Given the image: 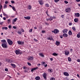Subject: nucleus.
<instances>
[{
  "instance_id": "nucleus-1",
  "label": "nucleus",
  "mask_w": 80,
  "mask_h": 80,
  "mask_svg": "<svg viewBox=\"0 0 80 80\" xmlns=\"http://www.w3.org/2000/svg\"><path fill=\"white\" fill-rule=\"evenodd\" d=\"M2 46L4 48H7L8 47L7 46V42L5 43H2Z\"/></svg>"
},
{
  "instance_id": "nucleus-2",
  "label": "nucleus",
  "mask_w": 80,
  "mask_h": 80,
  "mask_svg": "<svg viewBox=\"0 0 80 80\" xmlns=\"http://www.w3.org/2000/svg\"><path fill=\"white\" fill-rule=\"evenodd\" d=\"M15 52L16 55H18V54H22V52L20 50H16Z\"/></svg>"
},
{
  "instance_id": "nucleus-3",
  "label": "nucleus",
  "mask_w": 80,
  "mask_h": 80,
  "mask_svg": "<svg viewBox=\"0 0 80 80\" xmlns=\"http://www.w3.org/2000/svg\"><path fill=\"white\" fill-rule=\"evenodd\" d=\"M7 41L8 42V44H9L10 45H12L13 44V42L12 41H11L10 39H7Z\"/></svg>"
},
{
  "instance_id": "nucleus-4",
  "label": "nucleus",
  "mask_w": 80,
  "mask_h": 80,
  "mask_svg": "<svg viewBox=\"0 0 80 80\" xmlns=\"http://www.w3.org/2000/svg\"><path fill=\"white\" fill-rule=\"evenodd\" d=\"M65 11L67 13H69L71 11V8H68L66 9Z\"/></svg>"
},
{
  "instance_id": "nucleus-5",
  "label": "nucleus",
  "mask_w": 80,
  "mask_h": 80,
  "mask_svg": "<svg viewBox=\"0 0 80 80\" xmlns=\"http://www.w3.org/2000/svg\"><path fill=\"white\" fill-rule=\"evenodd\" d=\"M47 40H52V41H54V39H53L52 38V36H49V37L47 38Z\"/></svg>"
},
{
  "instance_id": "nucleus-6",
  "label": "nucleus",
  "mask_w": 80,
  "mask_h": 80,
  "mask_svg": "<svg viewBox=\"0 0 80 80\" xmlns=\"http://www.w3.org/2000/svg\"><path fill=\"white\" fill-rule=\"evenodd\" d=\"M33 58L31 56H29L27 58V59L28 60H33Z\"/></svg>"
},
{
  "instance_id": "nucleus-7",
  "label": "nucleus",
  "mask_w": 80,
  "mask_h": 80,
  "mask_svg": "<svg viewBox=\"0 0 80 80\" xmlns=\"http://www.w3.org/2000/svg\"><path fill=\"white\" fill-rule=\"evenodd\" d=\"M52 32H54V33H58L59 31L57 29H55L54 31H52Z\"/></svg>"
},
{
  "instance_id": "nucleus-8",
  "label": "nucleus",
  "mask_w": 80,
  "mask_h": 80,
  "mask_svg": "<svg viewBox=\"0 0 80 80\" xmlns=\"http://www.w3.org/2000/svg\"><path fill=\"white\" fill-rule=\"evenodd\" d=\"M42 76L44 79H46V78H47V74L46 73H44L42 75Z\"/></svg>"
},
{
  "instance_id": "nucleus-9",
  "label": "nucleus",
  "mask_w": 80,
  "mask_h": 80,
  "mask_svg": "<svg viewBox=\"0 0 80 80\" xmlns=\"http://www.w3.org/2000/svg\"><path fill=\"white\" fill-rule=\"evenodd\" d=\"M74 16L75 17H80V13H75L74 14Z\"/></svg>"
},
{
  "instance_id": "nucleus-10",
  "label": "nucleus",
  "mask_w": 80,
  "mask_h": 80,
  "mask_svg": "<svg viewBox=\"0 0 80 80\" xmlns=\"http://www.w3.org/2000/svg\"><path fill=\"white\" fill-rule=\"evenodd\" d=\"M68 31V29H63L62 32H63V33H67V31Z\"/></svg>"
},
{
  "instance_id": "nucleus-11",
  "label": "nucleus",
  "mask_w": 80,
  "mask_h": 80,
  "mask_svg": "<svg viewBox=\"0 0 80 80\" xmlns=\"http://www.w3.org/2000/svg\"><path fill=\"white\" fill-rule=\"evenodd\" d=\"M18 43L19 45H22L24 42L22 41H18Z\"/></svg>"
},
{
  "instance_id": "nucleus-12",
  "label": "nucleus",
  "mask_w": 80,
  "mask_h": 80,
  "mask_svg": "<svg viewBox=\"0 0 80 80\" xmlns=\"http://www.w3.org/2000/svg\"><path fill=\"white\" fill-rule=\"evenodd\" d=\"M62 36L64 37H65V38L67 37H68V34H67L66 33H64V34H63Z\"/></svg>"
},
{
  "instance_id": "nucleus-13",
  "label": "nucleus",
  "mask_w": 80,
  "mask_h": 80,
  "mask_svg": "<svg viewBox=\"0 0 80 80\" xmlns=\"http://www.w3.org/2000/svg\"><path fill=\"white\" fill-rule=\"evenodd\" d=\"M64 75L65 76H69V74L67 72H65L63 73Z\"/></svg>"
},
{
  "instance_id": "nucleus-14",
  "label": "nucleus",
  "mask_w": 80,
  "mask_h": 80,
  "mask_svg": "<svg viewBox=\"0 0 80 80\" xmlns=\"http://www.w3.org/2000/svg\"><path fill=\"white\" fill-rule=\"evenodd\" d=\"M1 42L2 43H7V41H6V40L5 39H3L1 40Z\"/></svg>"
},
{
  "instance_id": "nucleus-15",
  "label": "nucleus",
  "mask_w": 80,
  "mask_h": 80,
  "mask_svg": "<svg viewBox=\"0 0 80 80\" xmlns=\"http://www.w3.org/2000/svg\"><path fill=\"white\" fill-rule=\"evenodd\" d=\"M37 68H38V67L32 68L31 69V72H32V73H33V70H36V69H37Z\"/></svg>"
},
{
  "instance_id": "nucleus-16",
  "label": "nucleus",
  "mask_w": 80,
  "mask_h": 80,
  "mask_svg": "<svg viewBox=\"0 0 80 80\" xmlns=\"http://www.w3.org/2000/svg\"><path fill=\"white\" fill-rule=\"evenodd\" d=\"M11 65L12 67L13 68H15L16 67V65H15V64H14L11 63Z\"/></svg>"
},
{
  "instance_id": "nucleus-17",
  "label": "nucleus",
  "mask_w": 80,
  "mask_h": 80,
  "mask_svg": "<svg viewBox=\"0 0 80 80\" xmlns=\"http://www.w3.org/2000/svg\"><path fill=\"white\" fill-rule=\"evenodd\" d=\"M38 2L40 5H43V2L42 1H39Z\"/></svg>"
},
{
  "instance_id": "nucleus-18",
  "label": "nucleus",
  "mask_w": 80,
  "mask_h": 80,
  "mask_svg": "<svg viewBox=\"0 0 80 80\" xmlns=\"http://www.w3.org/2000/svg\"><path fill=\"white\" fill-rule=\"evenodd\" d=\"M69 53H70L69 52L65 51V55H69Z\"/></svg>"
},
{
  "instance_id": "nucleus-19",
  "label": "nucleus",
  "mask_w": 80,
  "mask_h": 80,
  "mask_svg": "<svg viewBox=\"0 0 80 80\" xmlns=\"http://www.w3.org/2000/svg\"><path fill=\"white\" fill-rule=\"evenodd\" d=\"M24 18L25 19H26V20H29L30 19V17H24Z\"/></svg>"
},
{
  "instance_id": "nucleus-20",
  "label": "nucleus",
  "mask_w": 80,
  "mask_h": 80,
  "mask_svg": "<svg viewBox=\"0 0 80 80\" xmlns=\"http://www.w3.org/2000/svg\"><path fill=\"white\" fill-rule=\"evenodd\" d=\"M40 78L39 76H37L36 77L35 79L36 80H40Z\"/></svg>"
},
{
  "instance_id": "nucleus-21",
  "label": "nucleus",
  "mask_w": 80,
  "mask_h": 80,
  "mask_svg": "<svg viewBox=\"0 0 80 80\" xmlns=\"http://www.w3.org/2000/svg\"><path fill=\"white\" fill-rule=\"evenodd\" d=\"M68 33L69 35H72V31L71 30H69L68 32Z\"/></svg>"
},
{
  "instance_id": "nucleus-22",
  "label": "nucleus",
  "mask_w": 80,
  "mask_h": 80,
  "mask_svg": "<svg viewBox=\"0 0 80 80\" xmlns=\"http://www.w3.org/2000/svg\"><path fill=\"white\" fill-rule=\"evenodd\" d=\"M48 72L50 73H52L53 72V70L52 69H48Z\"/></svg>"
},
{
  "instance_id": "nucleus-23",
  "label": "nucleus",
  "mask_w": 80,
  "mask_h": 80,
  "mask_svg": "<svg viewBox=\"0 0 80 80\" xmlns=\"http://www.w3.org/2000/svg\"><path fill=\"white\" fill-rule=\"evenodd\" d=\"M53 19V17H51L49 18V20L50 21H52Z\"/></svg>"
},
{
  "instance_id": "nucleus-24",
  "label": "nucleus",
  "mask_w": 80,
  "mask_h": 80,
  "mask_svg": "<svg viewBox=\"0 0 80 80\" xmlns=\"http://www.w3.org/2000/svg\"><path fill=\"white\" fill-rule=\"evenodd\" d=\"M74 21L75 22H78V19L76 18L74 19Z\"/></svg>"
},
{
  "instance_id": "nucleus-25",
  "label": "nucleus",
  "mask_w": 80,
  "mask_h": 80,
  "mask_svg": "<svg viewBox=\"0 0 80 80\" xmlns=\"http://www.w3.org/2000/svg\"><path fill=\"white\" fill-rule=\"evenodd\" d=\"M56 44L57 45H60V42L56 41Z\"/></svg>"
},
{
  "instance_id": "nucleus-26",
  "label": "nucleus",
  "mask_w": 80,
  "mask_h": 80,
  "mask_svg": "<svg viewBox=\"0 0 80 80\" xmlns=\"http://www.w3.org/2000/svg\"><path fill=\"white\" fill-rule=\"evenodd\" d=\"M45 6L46 7H49V5L48 3H46L45 4Z\"/></svg>"
},
{
  "instance_id": "nucleus-27",
  "label": "nucleus",
  "mask_w": 80,
  "mask_h": 80,
  "mask_svg": "<svg viewBox=\"0 0 80 80\" xmlns=\"http://www.w3.org/2000/svg\"><path fill=\"white\" fill-rule=\"evenodd\" d=\"M39 55L42 57H44V55H43V54L42 53H39Z\"/></svg>"
},
{
  "instance_id": "nucleus-28",
  "label": "nucleus",
  "mask_w": 80,
  "mask_h": 80,
  "mask_svg": "<svg viewBox=\"0 0 80 80\" xmlns=\"http://www.w3.org/2000/svg\"><path fill=\"white\" fill-rule=\"evenodd\" d=\"M45 65V62H41V65Z\"/></svg>"
},
{
  "instance_id": "nucleus-29",
  "label": "nucleus",
  "mask_w": 80,
  "mask_h": 80,
  "mask_svg": "<svg viewBox=\"0 0 80 80\" xmlns=\"http://www.w3.org/2000/svg\"><path fill=\"white\" fill-rule=\"evenodd\" d=\"M2 28L3 29V30H4V29L5 30H7L8 29V28L7 27H2Z\"/></svg>"
},
{
  "instance_id": "nucleus-30",
  "label": "nucleus",
  "mask_w": 80,
  "mask_h": 80,
  "mask_svg": "<svg viewBox=\"0 0 80 80\" xmlns=\"http://www.w3.org/2000/svg\"><path fill=\"white\" fill-rule=\"evenodd\" d=\"M28 8L29 10H30V9H31V8H32V6H30V5H29L28 6Z\"/></svg>"
},
{
  "instance_id": "nucleus-31",
  "label": "nucleus",
  "mask_w": 80,
  "mask_h": 80,
  "mask_svg": "<svg viewBox=\"0 0 80 80\" xmlns=\"http://www.w3.org/2000/svg\"><path fill=\"white\" fill-rule=\"evenodd\" d=\"M52 55H53V56H57V54L56 53H55V52L52 53Z\"/></svg>"
},
{
  "instance_id": "nucleus-32",
  "label": "nucleus",
  "mask_w": 80,
  "mask_h": 80,
  "mask_svg": "<svg viewBox=\"0 0 80 80\" xmlns=\"http://www.w3.org/2000/svg\"><path fill=\"white\" fill-rule=\"evenodd\" d=\"M4 8H7V6L6 4H5L3 6Z\"/></svg>"
},
{
  "instance_id": "nucleus-33",
  "label": "nucleus",
  "mask_w": 80,
  "mask_h": 80,
  "mask_svg": "<svg viewBox=\"0 0 80 80\" xmlns=\"http://www.w3.org/2000/svg\"><path fill=\"white\" fill-rule=\"evenodd\" d=\"M68 61H69V62H71V61H72V59L70 58H68Z\"/></svg>"
},
{
  "instance_id": "nucleus-34",
  "label": "nucleus",
  "mask_w": 80,
  "mask_h": 80,
  "mask_svg": "<svg viewBox=\"0 0 80 80\" xmlns=\"http://www.w3.org/2000/svg\"><path fill=\"white\" fill-rule=\"evenodd\" d=\"M72 29L74 31H75L76 30V29L75 28V27H73L72 28Z\"/></svg>"
},
{
  "instance_id": "nucleus-35",
  "label": "nucleus",
  "mask_w": 80,
  "mask_h": 80,
  "mask_svg": "<svg viewBox=\"0 0 80 80\" xmlns=\"http://www.w3.org/2000/svg\"><path fill=\"white\" fill-rule=\"evenodd\" d=\"M12 8L14 11H16V9H15V8L14 7H12Z\"/></svg>"
},
{
  "instance_id": "nucleus-36",
  "label": "nucleus",
  "mask_w": 80,
  "mask_h": 80,
  "mask_svg": "<svg viewBox=\"0 0 80 80\" xmlns=\"http://www.w3.org/2000/svg\"><path fill=\"white\" fill-rule=\"evenodd\" d=\"M17 18H15L13 20L14 22H15L16 21H17Z\"/></svg>"
},
{
  "instance_id": "nucleus-37",
  "label": "nucleus",
  "mask_w": 80,
  "mask_h": 80,
  "mask_svg": "<svg viewBox=\"0 0 80 80\" xmlns=\"http://www.w3.org/2000/svg\"><path fill=\"white\" fill-rule=\"evenodd\" d=\"M18 33H19V34L20 35L22 34V32H21V31H18Z\"/></svg>"
},
{
  "instance_id": "nucleus-38",
  "label": "nucleus",
  "mask_w": 80,
  "mask_h": 80,
  "mask_svg": "<svg viewBox=\"0 0 80 80\" xmlns=\"http://www.w3.org/2000/svg\"><path fill=\"white\" fill-rule=\"evenodd\" d=\"M54 1L55 2H56V3H57V2H59V1H60V0H54Z\"/></svg>"
},
{
  "instance_id": "nucleus-39",
  "label": "nucleus",
  "mask_w": 80,
  "mask_h": 80,
  "mask_svg": "<svg viewBox=\"0 0 80 80\" xmlns=\"http://www.w3.org/2000/svg\"><path fill=\"white\" fill-rule=\"evenodd\" d=\"M22 68L23 69H25V70L27 68V67H25V66H23Z\"/></svg>"
},
{
  "instance_id": "nucleus-40",
  "label": "nucleus",
  "mask_w": 80,
  "mask_h": 80,
  "mask_svg": "<svg viewBox=\"0 0 80 80\" xmlns=\"http://www.w3.org/2000/svg\"><path fill=\"white\" fill-rule=\"evenodd\" d=\"M51 80H55V79L54 78H51L50 79Z\"/></svg>"
},
{
  "instance_id": "nucleus-41",
  "label": "nucleus",
  "mask_w": 80,
  "mask_h": 80,
  "mask_svg": "<svg viewBox=\"0 0 80 80\" xmlns=\"http://www.w3.org/2000/svg\"><path fill=\"white\" fill-rule=\"evenodd\" d=\"M10 19H9L8 20V23L10 22Z\"/></svg>"
},
{
  "instance_id": "nucleus-42",
  "label": "nucleus",
  "mask_w": 80,
  "mask_h": 80,
  "mask_svg": "<svg viewBox=\"0 0 80 80\" xmlns=\"http://www.w3.org/2000/svg\"><path fill=\"white\" fill-rule=\"evenodd\" d=\"M64 3H66V4H67V3H68V2H67V1H64Z\"/></svg>"
},
{
  "instance_id": "nucleus-43",
  "label": "nucleus",
  "mask_w": 80,
  "mask_h": 80,
  "mask_svg": "<svg viewBox=\"0 0 80 80\" xmlns=\"http://www.w3.org/2000/svg\"><path fill=\"white\" fill-rule=\"evenodd\" d=\"M77 37H78V38H80V35L78 34L77 35Z\"/></svg>"
},
{
  "instance_id": "nucleus-44",
  "label": "nucleus",
  "mask_w": 80,
  "mask_h": 80,
  "mask_svg": "<svg viewBox=\"0 0 80 80\" xmlns=\"http://www.w3.org/2000/svg\"><path fill=\"white\" fill-rule=\"evenodd\" d=\"M45 32V31L44 30L42 31V33H44Z\"/></svg>"
},
{
  "instance_id": "nucleus-45",
  "label": "nucleus",
  "mask_w": 80,
  "mask_h": 80,
  "mask_svg": "<svg viewBox=\"0 0 80 80\" xmlns=\"http://www.w3.org/2000/svg\"><path fill=\"white\" fill-rule=\"evenodd\" d=\"M8 3V1H6L5 2V4H7V3Z\"/></svg>"
},
{
  "instance_id": "nucleus-46",
  "label": "nucleus",
  "mask_w": 80,
  "mask_h": 80,
  "mask_svg": "<svg viewBox=\"0 0 80 80\" xmlns=\"http://www.w3.org/2000/svg\"><path fill=\"white\" fill-rule=\"evenodd\" d=\"M77 77H78V78H80V76H79V74H77Z\"/></svg>"
},
{
  "instance_id": "nucleus-47",
  "label": "nucleus",
  "mask_w": 80,
  "mask_h": 80,
  "mask_svg": "<svg viewBox=\"0 0 80 80\" xmlns=\"http://www.w3.org/2000/svg\"><path fill=\"white\" fill-rule=\"evenodd\" d=\"M72 25V23H69V25L71 26V25Z\"/></svg>"
},
{
  "instance_id": "nucleus-48",
  "label": "nucleus",
  "mask_w": 80,
  "mask_h": 80,
  "mask_svg": "<svg viewBox=\"0 0 80 80\" xmlns=\"http://www.w3.org/2000/svg\"><path fill=\"white\" fill-rule=\"evenodd\" d=\"M5 17H6V18H8V17H9L8 16V15H7V14H6V15Z\"/></svg>"
},
{
  "instance_id": "nucleus-49",
  "label": "nucleus",
  "mask_w": 80,
  "mask_h": 80,
  "mask_svg": "<svg viewBox=\"0 0 80 80\" xmlns=\"http://www.w3.org/2000/svg\"><path fill=\"white\" fill-rule=\"evenodd\" d=\"M21 31L22 32H24V30L23 29L21 28Z\"/></svg>"
},
{
  "instance_id": "nucleus-50",
  "label": "nucleus",
  "mask_w": 80,
  "mask_h": 80,
  "mask_svg": "<svg viewBox=\"0 0 80 80\" xmlns=\"http://www.w3.org/2000/svg\"><path fill=\"white\" fill-rule=\"evenodd\" d=\"M11 2L12 3H15V2L13 1H11Z\"/></svg>"
},
{
  "instance_id": "nucleus-51",
  "label": "nucleus",
  "mask_w": 80,
  "mask_h": 80,
  "mask_svg": "<svg viewBox=\"0 0 80 80\" xmlns=\"http://www.w3.org/2000/svg\"><path fill=\"white\" fill-rule=\"evenodd\" d=\"M0 9H2V5H1V4H0Z\"/></svg>"
},
{
  "instance_id": "nucleus-52",
  "label": "nucleus",
  "mask_w": 80,
  "mask_h": 80,
  "mask_svg": "<svg viewBox=\"0 0 80 80\" xmlns=\"http://www.w3.org/2000/svg\"><path fill=\"white\" fill-rule=\"evenodd\" d=\"M25 70H26L28 72V71L29 69H28V68H27Z\"/></svg>"
},
{
  "instance_id": "nucleus-53",
  "label": "nucleus",
  "mask_w": 80,
  "mask_h": 80,
  "mask_svg": "<svg viewBox=\"0 0 80 80\" xmlns=\"http://www.w3.org/2000/svg\"><path fill=\"white\" fill-rule=\"evenodd\" d=\"M77 62H80V59H77Z\"/></svg>"
},
{
  "instance_id": "nucleus-54",
  "label": "nucleus",
  "mask_w": 80,
  "mask_h": 80,
  "mask_svg": "<svg viewBox=\"0 0 80 80\" xmlns=\"http://www.w3.org/2000/svg\"><path fill=\"white\" fill-rule=\"evenodd\" d=\"M29 32H32V29H31L29 31Z\"/></svg>"
},
{
  "instance_id": "nucleus-55",
  "label": "nucleus",
  "mask_w": 80,
  "mask_h": 80,
  "mask_svg": "<svg viewBox=\"0 0 80 80\" xmlns=\"http://www.w3.org/2000/svg\"><path fill=\"white\" fill-rule=\"evenodd\" d=\"M28 65H31V64L30 63L28 62Z\"/></svg>"
},
{
  "instance_id": "nucleus-56",
  "label": "nucleus",
  "mask_w": 80,
  "mask_h": 80,
  "mask_svg": "<svg viewBox=\"0 0 80 80\" xmlns=\"http://www.w3.org/2000/svg\"><path fill=\"white\" fill-rule=\"evenodd\" d=\"M12 28L14 29H16V27L15 26H13Z\"/></svg>"
},
{
  "instance_id": "nucleus-57",
  "label": "nucleus",
  "mask_w": 80,
  "mask_h": 80,
  "mask_svg": "<svg viewBox=\"0 0 80 80\" xmlns=\"http://www.w3.org/2000/svg\"><path fill=\"white\" fill-rule=\"evenodd\" d=\"M5 71L6 72H7L8 71V68H5Z\"/></svg>"
},
{
  "instance_id": "nucleus-58",
  "label": "nucleus",
  "mask_w": 80,
  "mask_h": 80,
  "mask_svg": "<svg viewBox=\"0 0 80 80\" xmlns=\"http://www.w3.org/2000/svg\"><path fill=\"white\" fill-rule=\"evenodd\" d=\"M7 14H5V13L4 12H3V15L4 16H6Z\"/></svg>"
},
{
  "instance_id": "nucleus-59",
  "label": "nucleus",
  "mask_w": 80,
  "mask_h": 80,
  "mask_svg": "<svg viewBox=\"0 0 80 80\" xmlns=\"http://www.w3.org/2000/svg\"><path fill=\"white\" fill-rule=\"evenodd\" d=\"M44 67H47V65L46 64H45V65H44Z\"/></svg>"
},
{
  "instance_id": "nucleus-60",
  "label": "nucleus",
  "mask_w": 80,
  "mask_h": 80,
  "mask_svg": "<svg viewBox=\"0 0 80 80\" xmlns=\"http://www.w3.org/2000/svg\"><path fill=\"white\" fill-rule=\"evenodd\" d=\"M8 28H9L10 29V28H11V26L9 25V26H8Z\"/></svg>"
},
{
  "instance_id": "nucleus-61",
  "label": "nucleus",
  "mask_w": 80,
  "mask_h": 80,
  "mask_svg": "<svg viewBox=\"0 0 80 80\" xmlns=\"http://www.w3.org/2000/svg\"><path fill=\"white\" fill-rule=\"evenodd\" d=\"M76 1L77 2H79L80 1V0H76Z\"/></svg>"
},
{
  "instance_id": "nucleus-62",
  "label": "nucleus",
  "mask_w": 80,
  "mask_h": 80,
  "mask_svg": "<svg viewBox=\"0 0 80 80\" xmlns=\"http://www.w3.org/2000/svg\"><path fill=\"white\" fill-rule=\"evenodd\" d=\"M50 60H51V61H53V59L52 58H50Z\"/></svg>"
},
{
  "instance_id": "nucleus-63",
  "label": "nucleus",
  "mask_w": 80,
  "mask_h": 80,
  "mask_svg": "<svg viewBox=\"0 0 80 80\" xmlns=\"http://www.w3.org/2000/svg\"><path fill=\"white\" fill-rule=\"evenodd\" d=\"M3 20H6V18L5 17L3 18Z\"/></svg>"
},
{
  "instance_id": "nucleus-64",
  "label": "nucleus",
  "mask_w": 80,
  "mask_h": 80,
  "mask_svg": "<svg viewBox=\"0 0 80 80\" xmlns=\"http://www.w3.org/2000/svg\"><path fill=\"white\" fill-rule=\"evenodd\" d=\"M28 71H27V70H26V69H25L24 70V72H25L26 73H27V72Z\"/></svg>"
}]
</instances>
